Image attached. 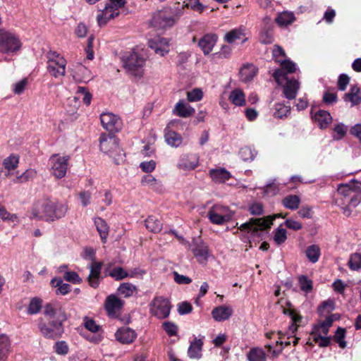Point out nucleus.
I'll list each match as a JSON object with an SVG mask.
<instances>
[{"mask_svg": "<svg viewBox=\"0 0 361 361\" xmlns=\"http://www.w3.org/2000/svg\"><path fill=\"white\" fill-rule=\"evenodd\" d=\"M44 314L49 317L48 322H40L39 329L47 338L57 339L64 333L63 323L67 320L66 311L59 304L48 303L44 307Z\"/></svg>", "mask_w": 361, "mask_h": 361, "instance_id": "obj_1", "label": "nucleus"}, {"mask_svg": "<svg viewBox=\"0 0 361 361\" xmlns=\"http://www.w3.org/2000/svg\"><path fill=\"white\" fill-rule=\"evenodd\" d=\"M67 211L66 204L47 200L36 205L32 211L31 217L53 221L65 216Z\"/></svg>", "mask_w": 361, "mask_h": 361, "instance_id": "obj_2", "label": "nucleus"}, {"mask_svg": "<svg viewBox=\"0 0 361 361\" xmlns=\"http://www.w3.org/2000/svg\"><path fill=\"white\" fill-rule=\"evenodd\" d=\"M279 217H282V215L274 214L262 218H250L247 221L242 224L238 229L240 231L250 233L252 237L262 238L263 235L268 233L273 221Z\"/></svg>", "mask_w": 361, "mask_h": 361, "instance_id": "obj_3", "label": "nucleus"}, {"mask_svg": "<svg viewBox=\"0 0 361 361\" xmlns=\"http://www.w3.org/2000/svg\"><path fill=\"white\" fill-rule=\"evenodd\" d=\"M124 68L128 73L137 77H141L143 73L145 59L136 52H132L123 59Z\"/></svg>", "mask_w": 361, "mask_h": 361, "instance_id": "obj_4", "label": "nucleus"}, {"mask_svg": "<svg viewBox=\"0 0 361 361\" xmlns=\"http://www.w3.org/2000/svg\"><path fill=\"white\" fill-rule=\"evenodd\" d=\"M170 301L162 296L155 297L149 303V312L152 315L162 319L167 318L171 312Z\"/></svg>", "mask_w": 361, "mask_h": 361, "instance_id": "obj_5", "label": "nucleus"}, {"mask_svg": "<svg viewBox=\"0 0 361 361\" xmlns=\"http://www.w3.org/2000/svg\"><path fill=\"white\" fill-rule=\"evenodd\" d=\"M20 47L21 42L16 35L4 30H0V51L1 52H15Z\"/></svg>", "mask_w": 361, "mask_h": 361, "instance_id": "obj_6", "label": "nucleus"}, {"mask_svg": "<svg viewBox=\"0 0 361 361\" xmlns=\"http://www.w3.org/2000/svg\"><path fill=\"white\" fill-rule=\"evenodd\" d=\"M69 156L60 157L58 154H54L51 157L49 161L51 164L53 175L57 178H62L66 176Z\"/></svg>", "mask_w": 361, "mask_h": 361, "instance_id": "obj_7", "label": "nucleus"}, {"mask_svg": "<svg viewBox=\"0 0 361 361\" xmlns=\"http://www.w3.org/2000/svg\"><path fill=\"white\" fill-rule=\"evenodd\" d=\"M177 19V16H172L167 11H158L154 14L151 23L156 29H164L173 26Z\"/></svg>", "mask_w": 361, "mask_h": 361, "instance_id": "obj_8", "label": "nucleus"}, {"mask_svg": "<svg viewBox=\"0 0 361 361\" xmlns=\"http://www.w3.org/2000/svg\"><path fill=\"white\" fill-rule=\"evenodd\" d=\"M102 126L110 133L118 132L122 128V121L117 116L110 112H104L100 115Z\"/></svg>", "mask_w": 361, "mask_h": 361, "instance_id": "obj_9", "label": "nucleus"}, {"mask_svg": "<svg viewBox=\"0 0 361 361\" xmlns=\"http://www.w3.org/2000/svg\"><path fill=\"white\" fill-rule=\"evenodd\" d=\"M99 142L101 151L108 154L109 156L111 153L114 152V149H118V140L114 135L102 134Z\"/></svg>", "mask_w": 361, "mask_h": 361, "instance_id": "obj_10", "label": "nucleus"}, {"mask_svg": "<svg viewBox=\"0 0 361 361\" xmlns=\"http://www.w3.org/2000/svg\"><path fill=\"white\" fill-rule=\"evenodd\" d=\"M123 304V300L111 294L106 298L104 308L109 317H115L118 312L122 309Z\"/></svg>", "mask_w": 361, "mask_h": 361, "instance_id": "obj_11", "label": "nucleus"}, {"mask_svg": "<svg viewBox=\"0 0 361 361\" xmlns=\"http://www.w3.org/2000/svg\"><path fill=\"white\" fill-rule=\"evenodd\" d=\"M337 192L344 197H350L354 192H361V182L352 180L348 183L340 184L338 186Z\"/></svg>", "mask_w": 361, "mask_h": 361, "instance_id": "obj_12", "label": "nucleus"}, {"mask_svg": "<svg viewBox=\"0 0 361 361\" xmlns=\"http://www.w3.org/2000/svg\"><path fill=\"white\" fill-rule=\"evenodd\" d=\"M116 339L123 344H129L134 341L137 337L135 331L126 326L118 329L115 333Z\"/></svg>", "mask_w": 361, "mask_h": 361, "instance_id": "obj_13", "label": "nucleus"}, {"mask_svg": "<svg viewBox=\"0 0 361 361\" xmlns=\"http://www.w3.org/2000/svg\"><path fill=\"white\" fill-rule=\"evenodd\" d=\"M89 267L90 269V272L87 278L89 285L92 288H97L99 285L102 263L93 261Z\"/></svg>", "mask_w": 361, "mask_h": 361, "instance_id": "obj_14", "label": "nucleus"}, {"mask_svg": "<svg viewBox=\"0 0 361 361\" xmlns=\"http://www.w3.org/2000/svg\"><path fill=\"white\" fill-rule=\"evenodd\" d=\"M216 41L217 36L215 34H207L200 39L198 45L204 54L207 55L212 51Z\"/></svg>", "mask_w": 361, "mask_h": 361, "instance_id": "obj_15", "label": "nucleus"}, {"mask_svg": "<svg viewBox=\"0 0 361 361\" xmlns=\"http://www.w3.org/2000/svg\"><path fill=\"white\" fill-rule=\"evenodd\" d=\"M233 314V310L226 305L218 306L213 309L212 315L214 320L222 322L228 319Z\"/></svg>", "mask_w": 361, "mask_h": 361, "instance_id": "obj_16", "label": "nucleus"}, {"mask_svg": "<svg viewBox=\"0 0 361 361\" xmlns=\"http://www.w3.org/2000/svg\"><path fill=\"white\" fill-rule=\"evenodd\" d=\"M299 88L300 83L297 80L294 78L287 80L283 91L285 97L289 100L295 99Z\"/></svg>", "mask_w": 361, "mask_h": 361, "instance_id": "obj_17", "label": "nucleus"}, {"mask_svg": "<svg viewBox=\"0 0 361 361\" xmlns=\"http://www.w3.org/2000/svg\"><path fill=\"white\" fill-rule=\"evenodd\" d=\"M173 113L178 116L188 118L195 113V109L183 100H180L176 104Z\"/></svg>", "mask_w": 361, "mask_h": 361, "instance_id": "obj_18", "label": "nucleus"}, {"mask_svg": "<svg viewBox=\"0 0 361 361\" xmlns=\"http://www.w3.org/2000/svg\"><path fill=\"white\" fill-rule=\"evenodd\" d=\"M209 174L215 183H224L231 178V173L224 168L212 169Z\"/></svg>", "mask_w": 361, "mask_h": 361, "instance_id": "obj_19", "label": "nucleus"}, {"mask_svg": "<svg viewBox=\"0 0 361 361\" xmlns=\"http://www.w3.org/2000/svg\"><path fill=\"white\" fill-rule=\"evenodd\" d=\"M118 15V11H116L114 9H111L109 6H105L102 13L97 16V23L100 27L106 25L109 20L114 18Z\"/></svg>", "mask_w": 361, "mask_h": 361, "instance_id": "obj_20", "label": "nucleus"}, {"mask_svg": "<svg viewBox=\"0 0 361 361\" xmlns=\"http://www.w3.org/2000/svg\"><path fill=\"white\" fill-rule=\"evenodd\" d=\"M257 73L255 66L251 64L245 65L240 71V77L243 82H248L253 80Z\"/></svg>", "mask_w": 361, "mask_h": 361, "instance_id": "obj_21", "label": "nucleus"}, {"mask_svg": "<svg viewBox=\"0 0 361 361\" xmlns=\"http://www.w3.org/2000/svg\"><path fill=\"white\" fill-rule=\"evenodd\" d=\"M203 341L201 338H195L190 343L188 350V355L190 358L199 359L202 357Z\"/></svg>", "mask_w": 361, "mask_h": 361, "instance_id": "obj_22", "label": "nucleus"}, {"mask_svg": "<svg viewBox=\"0 0 361 361\" xmlns=\"http://www.w3.org/2000/svg\"><path fill=\"white\" fill-rule=\"evenodd\" d=\"M11 351V342L5 334H0V361H6Z\"/></svg>", "mask_w": 361, "mask_h": 361, "instance_id": "obj_23", "label": "nucleus"}, {"mask_svg": "<svg viewBox=\"0 0 361 361\" xmlns=\"http://www.w3.org/2000/svg\"><path fill=\"white\" fill-rule=\"evenodd\" d=\"M314 119L318 123L319 128L324 129L331 122L332 117L328 111L319 110L314 114Z\"/></svg>", "mask_w": 361, "mask_h": 361, "instance_id": "obj_24", "label": "nucleus"}, {"mask_svg": "<svg viewBox=\"0 0 361 361\" xmlns=\"http://www.w3.org/2000/svg\"><path fill=\"white\" fill-rule=\"evenodd\" d=\"M283 312L285 314H288L291 318L292 324L289 326L287 334L293 336L298 330V326L296 324L301 321L302 317L297 314L293 310L284 309Z\"/></svg>", "mask_w": 361, "mask_h": 361, "instance_id": "obj_25", "label": "nucleus"}, {"mask_svg": "<svg viewBox=\"0 0 361 361\" xmlns=\"http://www.w3.org/2000/svg\"><path fill=\"white\" fill-rule=\"evenodd\" d=\"M164 137L166 143L173 147H179L183 141L182 137L178 133L173 130L166 132Z\"/></svg>", "mask_w": 361, "mask_h": 361, "instance_id": "obj_26", "label": "nucleus"}, {"mask_svg": "<svg viewBox=\"0 0 361 361\" xmlns=\"http://www.w3.org/2000/svg\"><path fill=\"white\" fill-rule=\"evenodd\" d=\"M273 26L269 24L264 25L259 33V41L264 44H271L273 42Z\"/></svg>", "mask_w": 361, "mask_h": 361, "instance_id": "obj_27", "label": "nucleus"}, {"mask_svg": "<svg viewBox=\"0 0 361 361\" xmlns=\"http://www.w3.org/2000/svg\"><path fill=\"white\" fill-rule=\"evenodd\" d=\"M229 100L235 106H242L245 104V94L240 89H235L231 92Z\"/></svg>", "mask_w": 361, "mask_h": 361, "instance_id": "obj_28", "label": "nucleus"}, {"mask_svg": "<svg viewBox=\"0 0 361 361\" xmlns=\"http://www.w3.org/2000/svg\"><path fill=\"white\" fill-rule=\"evenodd\" d=\"M360 88L354 85L351 87L350 92L346 93L344 96L345 101H350L352 105H356L361 102V96L360 94Z\"/></svg>", "mask_w": 361, "mask_h": 361, "instance_id": "obj_29", "label": "nucleus"}, {"mask_svg": "<svg viewBox=\"0 0 361 361\" xmlns=\"http://www.w3.org/2000/svg\"><path fill=\"white\" fill-rule=\"evenodd\" d=\"M300 198L296 195H289L285 197L282 200V204L284 207L295 210L299 207Z\"/></svg>", "mask_w": 361, "mask_h": 361, "instance_id": "obj_30", "label": "nucleus"}, {"mask_svg": "<svg viewBox=\"0 0 361 361\" xmlns=\"http://www.w3.org/2000/svg\"><path fill=\"white\" fill-rule=\"evenodd\" d=\"M66 63L62 64H52L47 63V71L48 73L54 78L59 76H64L66 73Z\"/></svg>", "mask_w": 361, "mask_h": 361, "instance_id": "obj_31", "label": "nucleus"}, {"mask_svg": "<svg viewBox=\"0 0 361 361\" xmlns=\"http://www.w3.org/2000/svg\"><path fill=\"white\" fill-rule=\"evenodd\" d=\"M145 227L152 233H158L161 230L162 224L155 216H149L145 221Z\"/></svg>", "mask_w": 361, "mask_h": 361, "instance_id": "obj_32", "label": "nucleus"}, {"mask_svg": "<svg viewBox=\"0 0 361 361\" xmlns=\"http://www.w3.org/2000/svg\"><path fill=\"white\" fill-rule=\"evenodd\" d=\"M245 30L242 27L235 28L227 32L224 37L228 43H233L237 39H241L245 37Z\"/></svg>", "mask_w": 361, "mask_h": 361, "instance_id": "obj_33", "label": "nucleus"}, {"mask_svg": "<svg viewBox=\"0 0 361 361\" xmlns=\"http://www.w3.org/2000/svg\"><path fill=\"white\" fill-rule=\"evenodd\" d=\"M94 224L99 233L102 240L105 243L109 232V227L106 221L102 218H95Z\"/></svg>", "mask_w": 361, "mask_h": 361, "instance_id": "obj_34", "label": "nucleus"}, {"mask_svg": "<svg viewBox=\"0 0 361 361\" xmlns=\"http://www.w3.org/2000/svg\"><path fill=\"white\" fill-rule=\"evenodd\" d=\"M295 20L294 13L288 11L282 12L276 18V23L281 26H287L293 23Z\"/></svg>", "mask_w": 361, "mask_h": 361, "instance_id": "obj_35", "label": "nucleus"}, {"mask_svg": "<svg viewBox=\"0 0 361 361\" xmlns=\"http://www.w3.org/2000/svg\"><path fill=\"white\" fill-rule=\"evenodd\" d=\"M247 359L249 361H266L267 356L263 349L253 348L248 353Z\"/></svg>", "mask_w": 361, "mask_h": 361, "instance_id": "obj_36", "label": "nucleus"}, {"mask_svg": "<svg viewBox=\"0 0 361 361\" xmlns=\"http://www.w3.org/2000/svg\"><path fill=\"white\" fill-rule=\"evenodd\" d=\"M51 284L53 287H57V293L66 295L71 290V286L68 283H65L60 278H54L51 281Z\"/></svg>", "mask_w": 361, "mask_h": 361, "instance_id": "obj_37", "label": "nucleus"}, {"mask_svg": "<svg viewBox=\"0 0 361 361\" xmlns=\"http://www.w3.org/2000/svg\"><path fill=\"white\" fill-rule=\"evenodd\" d=\"M348 127L342 123H336L333 128L332 138L334 140H341L347 133Z\"/></svg>", "mask_w": 361, "mask_h": 361, "instance_id": "obj_38", "label": "nucleus"}, {"mask_svg": "<svg viewBox=\"0 0 361 361\" xmlns=\"http://www.w3.org/2000/svg\"><path fill=\"white\" fill-rule=\"evenodd\" d=\"M211 209L219 215L221 216L227 221H230L233 216V213L228 209V207L216 204Z\"/></svg>", "mask_w": 361, "mask_h": 361, "instance_id": "obj_39", "label": "nucleus"}, {"mask_svg": "<svg viewBox=\"0 0 361 361\" xmlns=\"http://www.w3.org/2000/svg\"><path fill=\"white\" fill-rule=\"evenodd\" d=\"M273 240L277 245H281L287 239V231L282 228V224L274 231Z\"/></svg>", "mask_w": 361, "mask_h": 361, "instance_id": "obj_40", "label": "nucleus"}, {"mask_svg": "<svg viewBox=\"0 0 361 361\" xmlns=\"http://www.w3.org/2000/svg\"><path fill=\"white\" fill-rule=\"evenodd\" d=\"M135 290L136 287L133 284L130 283H123L118 288V293L124 298H128L133 294Z\"/></svg>", "mask_w": 361, "mask_h": 361, "instance_id": "obj_41", "label": "nucleus"}, {"mask_svg": "<svg viewBox=\"0 0 361 361\" xmlns=\"http://www.w3.org/2000/svg\"><path fill=\"white\" fill-rule=\"evenodd\" d=\"M290 112V107L281 104H276L274 116L278 118H283L288 116Z\"/></svg>", "mask_w": 361, "mask_h": 361, "instance_id": "obj_42", "label": "nucleus"}, {"mask_svg": "<svg viewBox=\"0 0 361 361\" xmlns=\"http://www.w3.org/2000/svg\"><path fill=\"white\" fill-rule=\"evenodd\" d=\"M42 301L40 298H32L27 307V313L30 314H35L39 312L42 309Z\"/></svg>", "mask_w": 361, "mask_h": 361, "instance_id": "obj_43", "label": "nucleus"}, {"mask_svg": "<svg viewBox=\"0 0 361 361\" xmlns=\"http://www.w3.org/2000/svg\"><path fill=\"white\" fill-rule=\"evenodd\" d=\"M108 275L116 281H120L128 277V273L121 267H114L112 270L109 271Z\"/></svg>", "mask_w": 361, "mask_h": 361, "instance_id": "obj_44", "label": "nucleus"}, {"mask_svg": "<svg viewBox=\"0 0 361 361\" xmlns=\"http://www.w3.org/2000/svg\"><path fill=\"white\" fill-rule=\"evenodd\" d=\"M47 63L52 64L66 63L65 59L56 51H49L47 54Z\"/></svg>", "mask_w": 361, "mask_h": 361, "instance_id": "obj_45", "label": "nucleus"}, {"mask_svg": "<svg viewBox=\"0 0 361 361\" xmlns=\"http://www.w3.org/2000/svg\"><path fill=\"white\" fill-rule=\"evenodd\" d=\"M78 77L74 76V78L78 80V82H86L91 78L90 71L85 66L80 64L78 67Z\"/></svg>", "mask_w": 361, "mask_h": 361, "instance_id": "obj_46", "label": "nucleus"}, {"mask_svg": "<svg viewBox=\"0 0 361 361\" xmlns=\"http://www.w3.org/2000/svg\"><path fill=\"white\" fill-rule=\"evenodd\" d=\"M19 157L11 154L4 160L3 164L6 169L10 171L15 169L17 167Z\"/></svg>", "mask_w": 361, "mask_h": 361, "instance_id": "obj_47", "label": "nucleus"}, {"mask_svg": "<svg viewBox=\"0 0 361 361\" xmlns=\"http://www.w3.org/2000/svg\"><path fill=\"white\" fill-rule=\"evenodd\" d=\"M345 336V329L341 327H338L334 336V340L338 343L341 348L346 347V342L344 341Z\"/></svg>", "mask_w": 361, "mask_h": 361, "instance_id": "obj_48", "label": "nucleus"}, {"mask_svg": "<svg viewBox=\"0 0 361 361\" xmlns=\"http://www.w3.org/2000/svg\"><path fill=\"white\" fill-rule=\"evenodd\" d=\"M0 218L4 221H10L13 224L18 222V216L9 213L4 207H0Z\"/></svg>", "mask_w": 361, "mask_h": 361, "instance_id": "obj_49", "label": "nucleus"}, {"mask_svg": "<svg viewBox=\"0 0 361 361\" xmlns=\"http://www.w3.org/2000/svg\"><path fill=\"white\" fill-rule=\"evenodd\" d=\"M299 283L300 289L302 291L309 293L312 290V281L309 279L306 276L302 275L299 277Z\"/></svg>", "mask_w": 361, "mask_h": 361, "instance_id": "obj_50", "label": "nucleus"}, {"mask_svg": "<svg viewBox=\"0 0 361 361\" xmlns=\"http://www.w3.org/2000/svg\"><path fill=\"white\" fill-rule=\"evenodd\" d=\"M142 185L149 186L153 189H155L159 186V181L151 174H147L144 176L142 178Z\"/></svg>", "mask_w": 361, "mask_h": 361, "instance_id": "obj_51", "label": "nucleus"}, {"mask_svg": "<svg viewBox=\"0 0 361 361\" xmlns=\"http://www.w3.org/2000/svg\"><path fill=\"white\" fill-rule=\"evenodd\" d=\"M349 267L353 270L361 269V254L355 253L350 256L348 262Z\"/></svg>", "mask_w": 361, "mask_h": 361, "instance_id": "obj_52", "label": "nucleus"}, {"mask_svg": "<svg viewBox=\"0 0 361 361\" xmlns=\"http://www.w3.org/2000/svg\"><path fill=\"white\" fill-rule=\"evenodd\" d=\"M193 255L197 258V261L201 264H204L208 260L210 255L209 250H192Z\"/></svg>", "mask_w": 361, "mask_h": 361, "instance_id": "obj_53", "label": "nucleus"}, {"mask_svg": "<svg viewBox=\"0 0 361 361\" xmlns=\"http://www.w3.org/2000/svg\"><path fill=\"white\" fill-rule=\"evenodd\" d=\"M208 218L210 221L214 224L222 225L226 222H228L226 219H224L221 216L219 215L212 209H210L207 214Z\"/></svg>", "mask_w": 361, "mask_h": 361, "instance_id": "obj_54", "label": "nucleus"}, {"mask_svg": "<svg viewBox=\"0 0 361 361\" xmlns=\"http://www.w3.org/2000/svg\"><path fill=\"white\" fill-rule=\"evenodd\" d=\"M163 329L169 336H176L178 333V326L171 322H165L162 324Z\"/></svg>", "mask_w": 361, "mask_h": 361, "instance_id": "obj_55", "label": "nucleus"}, {"mask_svg": "<svg viewBox=\"0 0 361 361\" xmlns=\"http://www.w3.org/2000/svg\"><path fill=\"white\" fill-rule=\"evenodd\" d=\"M55 352L58 355H66L68 353V345L64 341H57L54 346Z\"/></svg>", "mask_w": 361, "mask_h": 361, "instance_id": "obj_56", "label": "nucleus"}, {"mask_svg": "<svg viewBox=\"0 0 361 361\" xmlns=\"http://www.w3.org/2000/svg\"><path fill=\"white\" fill-rule=\"evenodd\" d=\"M77 93L78 94V97L80 95L82 97V101L84 104L87 106L90 105L92 100V94L88 92L87 89L84 87H78Z\"/></svg>", "mask_w": 361, "mask_h": 361, "instance_id": "obj_57", "label": "nucleus"}, {"mask_svg": "<svg viewBox=\"0 0 361 361\" xmlns=\"http://www.w3.org/2000/svg\"><path fill=\"white\" fill-rule=\"evenodd\" d=\"M63 279L74 284H79L82 282V279L75 271H66L64 274Z\"/></svg>", "mask_w": 361, "mask_h": 361, "instance_id": "obj_58", "label": "nucleus"}, {"mask_svg": "<svg viewBox=\"0 0 361 361\" xmlns=\"http://www.w3.org/2000/svg\"><path fill=\"white\" fill-rule=\"evenodd\" d=\"M203 96V93L200 89H194L187 93V99L189 102H197L200 101Z\"/></svg>", "mask_w": 361, "mask_h": 361, "instance_id": "obj_59", "label": "nucleus"}, {"mask_svg": "<svg viewBox=\"0 0 361 361\" xmlns=\"http://www.w3.org/2000/svg\"><path fill=\"white\" fill-rule=\"evenodd\" d=\"M110 157L113 158L115 164H120L124 161L125 153L123 152V149H121L118 145V149H114V152L111 153Z\"/></svg>", "mask_w": 361, "mask_h": 361, "instance_id": "obj_60", "label": "nucleus"}, {"mask_svg": "<svg viewBox=\"0 0 361 361\" xmlns=\"http://www.w3.org/2000/svg\"><path fill=\"white\" fill-rule=\"evenodd\" d=\"M272 54H273V57L275 59L276 61L278 63H281V61H283L284 60V59H283V58H284L286 56L285 51L283 50V49L281 47H280L279 45L274 46Z\"/></svg>", "mask_w": 361, "mask_h": 361, "instance_id": "obj_61", "label": "nucleus"}, {"mask_svg": "<svg viewBox=\"0 0 361 361\" xmlns=\"http://www.w3.org/2000/svg\"><path fill=\"white\" fill-rule=\"evenodd\" d=\"M305 254L312 263L317 262L321 255L320 250H305Z\"/></svg>", "mask_w": 361, "mask_h": 361, "instance_id": "obj_62", "label": "nucleus"}, {"mask_svg": "<svg viewBox=\"0 0 361 361\" xmlns=\"http://www.w3.org/2000/svg\"><path fill=\"white\" fill-rule=\"evenodd\" d=\"M313 338L315 342L319 343L320 347H326L331 343V337L321 334L313 335Z\"/></svg>", "mask_w": 361, "mask_h": 361, "instance_id": "obj_63", "label": "nucleus"}, {"mask_svg": "<svg viewBox=\"0 0 361 361\" xmlns=\"http://www.w3.org/2000/svg\"><path fill=\"white\" fill-rule=\"evenodd\" d=\"M280 63L286 74L294 73L296 70L295 64L290 60H283Z\"/></svg>", "mask_w": 361, "mask_h": 361, "instance_id": "obj_64", "label": "nucleus"}]
</instances>
